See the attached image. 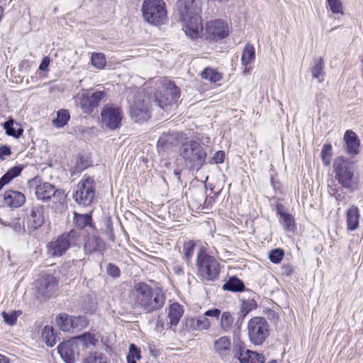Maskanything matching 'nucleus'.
I'll list each match as a JSON object with an SVG mask.
<instances>
[{"label": "nucleus", "instance_id": "obj_9", "mask_svg": "<svg viewBox=\"0 0 363 363\" xmlns=\"http://www.w3.org/2000/svg\"><path fill=\"white\" fill-rule=\"evenodd\" d=\"M95 197L94 180L90 177L83 178L77 184L73 194L74 201L84 206H89Z\"/></svg>", "mask_w": 363, "mask_h": 363}, {"label": "nucleus", "instance_id": "obj_41", "mask_svg": "<svg viewBox=\"0 0 363 363\" xmlns=\"http://www.w3.org/2000/svg\"><path fill=\"white\" fill-rule=\"evenodd\" d=\"M332 155V145L330 144L324 145L321 150L320 157L325 166L330 165Z\"/></svg>", "mask_w": 363, "mask_h": 363}, {"label": "nucleus", "instance_id": "obj_51", "mask_svg": "<svg viewBox=\"0 0 363 363\" xmlns=\"http://www.w3.org/2000/svg\"><path fill=\"white\" fill-rule=\"evenodd\" d=\"M225 157V152L223 150H218L211 158L209 163H211V164H221L224 162Z\"/></svg>", "mask_w": 363, "mask_h": 363}, {"label": "nucleus", "instance_id": "obj_64", "mask_svg": "<svg viewBox=\"0 0 363 363\" xmlns=\"http://www.w3.org/2000/svg\"><path fill=\"white\" fill-rule=\"evenodd\" d=\"M249 309H246V306H245V303H244L242 304V313H243V315H246V314L249 312Z\"/></svg>", "mask_w": 363, "mask_h": 363}, {"label": "nucleus", "instance_id": "obj_37", "mask_svg": "<svg viewBox=\"0 0 363 363\" xmlns=\"http://www.w3.org/2000/svg\"><path fill=\"white\" fill-rule=\"evenodd\" d=\"M201 76L203 79H207L211 82H218L222 78V74L220 73H219L216 69L210 67L204 69L201 72Z\"/></svg>", "mask_w": 363, "mask_h": 363}, {"label": "nucleus", "instance_id": "obj_23", "mask_svg": "<svg viewBox=\"0 0 363 363\" xmlns=\"http://www.w3.org/2000/svg\"><path fill=\"white\" fill-rule=\"evenodd\" d=\"M344 140L347 146V152L350 155H357L360 143L356 133L352 130H347L344 135Z\"/></svg>", "mask_w": 363, "mask_h": 363}, {"label": "nucleus", "instance_id": "obj_21", "mask_svg": "<svg viewBox=\"0 0 363 363\" xmlns=\"http://www.w3.org/2000/svg\"><path fill=\"white\" fill-rule=\"evenodd\" d=\"M184 314V308L178 303H173L168 308V318L169 322L166 324L167 328L169 327L174 330L178 325L182 316Z\"/></svg>", "mask_w": 363, "mask_h": 363}, {"label": "nucleus", "instance_id": "obj_52", "mask_svg": "<svg viewBox=\"0 0 363 363\" xmlns=\"http://www.w3.org/2000/svg\"><path fill=\"white\" fill-rule=\"evenodd\" d=\"M2 316L5 323L13 325L17 320V313L16 311H11V313L3 312Z\"/></svg>", "mask_w": 363, "mask_h": 363}, {"label": "nucleus", "instance_id": "obj_29", "mask_svg": "<svg viewBox=\"0 0 363 363\" xmlns=\"http://www.w3.org/2000/svg\"><path fill=\"white\" fill-rule=\"evenodd\" d=\"M198 330L196 318L194 317L184 318L181 323V328L179 333L184 335L186 333Z\"/></svg>", "mask_w": 363, "mask_h": 363}, {"label": "nucleus", "instance_id": "obj_11", "mask_svg": "<svg viewBox=\"0 0 363 363\" xmlns=\"http://www.w3.org/2000/svg\"><path fill=\"white\" fill-rule=\"evenodd\" d=\"M101 122L111 130L117 129L122 121V113L119 108L106 104L101 112Z\"/></svg>", "mask_w": 363, "mask_h": 363}, {"label": "nucleus", "instance_id": "obj_53", "mask_svg": "<svg viewBox=\"0 0 363 363\" xmlns=\"http://www.w3.org/2000/svg\"><path fill=\"white\" fill-rule=\"evenodd\" d=\"M106 272L108 275L113 277H118L121 272L119 268L112 263H110L107 265Z\"/></svg>", "mask_w": 363, "mask_h": 363}, {"label": "nucleus", "instance_id": "obj_61", "mask_svg": "<svg viewBox=\"0 0 363 363\" xmlns=\"http://www.w3.org/2000/svg\"><path fill=\"white\" fill-rule=\"evenodd\" d=\"M174 177L176 178L177 183H181V171L179 169H174L173 172Z\"/></svg>", "mask_w": 363, "mask_h": 363}, {"label": "nucleus", "instance_id": "obj_40", "mask_svg": "<svg viewBox=\"0 0 363 363\" xmlns=\"http://www.w3.org/2000/svg\"><path fill=\"white\" fill-rule=\"evenodd\" d=\"M91 61L92 65L98 69L104 68L106 64L105 56L102 53H93Z\"/></svg>", "mask_w": 363, "mask_h": 363}, {"label": "nucleus", "instance_id": "obj_58", "mask_svg": "<svg viewBox=\"0 0 363 363\" xmlns=\"http://www.w3.org/2000/svg\"><path fill=\"white\" fill-rule=\"evenodd\" d=\"M172 270L174 272V274H176L177 275H182L184 274L183 267L178 263L174 264V265L172 267Z\"/></svg>", "mask_w": 363, "mask_h": 363}, {"label": "nucleus", "instance_id": "obj_63", "mask_svg": "<svg viewBox=\"0 0 363 363\" xmlns=\"http://www.w3.org/2000/svg\"><path fill=\"white\" fill-rule=\"evenodd\" d=\"M85 310H86L87 312H89V313H91L92 311H94L95 310L94 303H92V306H89V308L85 307Z\"/></svg>", "mask_w": 363, "mask_h": 363}, {"label": "nucleus", "instance_id": "obj_10", "mask_svg": "<svg viewBox=\"0 0 363 363\" xmlns=\"http://www.w3.org/2000/svg\"><path fill=\"white\" fill-rule=\"evenodd\" d=\"M250 342L256 345H262L269 335V324L262 317H255L247 324Z\"/></svg>", "mask_w": 363, "mask_h": 363}, {"label": "nucleus", "instance_id": "obj_36", "mask_svg": "<svg viewBox=\"0 0 363 363\" xmlns=\"http://www.w3.org/2000/svg\"><path fill=\"white\" fill-rule=\"evenodd\" d=\"M234 321V318L231 313L228 311H225L220 315L219 327L223 332H228Z\"/></svg>", "mask_w": 363, "mask_h": 363}, {"label": "nucleus", "instance_id": "obj_15", "mask_svg": "<svg viewBox=\"0 0 363 363\" xmlns=\"http://www.w3.org/2000/svg\"><path fill=\"white\" fill-rule=\"evenodd\" d=\"M58 352L67 363H74L79 356L78 345L73 338L62 342L58 346Z\"/></svg>", "mask_w": 363, "mask_h": 363}, {"label": "nucleus", "instance_id": "obj_57", "mask_svg": "<svg viewBox=\"0 0 363 363\" xmlns=\"http://www.w3.org/2000/svg\"><path fill=\"white\" fill-rule=\"evenodd\" d=\"M50 62V58L48 57H44L41 61V63L39 66V69L40 70L45 71L47 69Z\"/></svg>", "mask_w": 363, "mask_h": 363}, {"label": "nucleus", "instance_id": "obj_1", "mask_svg": "<svg viewBox=\"0 0 363 363\" xmlns=\"http://www.w3.org/2000/svg\"><path fill=\"white\" fill-rule=\"evenodd\" d=\"M154 84L155 82L150 81L145 82L142 87L145 95L143 99H138V123L146 122L151 118L152 102L164 111H168L179 98V89L174 83L168 82L165 84L163 95L157 90V84Z\"/></svg>", "mask_w": 363, "mask_h": 363}, {"label": "nucleus", "instance_id": "obj_44", "mask_svg": "<svg viewBox=\"0 0 363 363\" xmlns=\"http://www.w3.org/2000/svg\"><path fill=\"white\" fill-rule=\"evenodd\" d=\"M106 94L104 91H97L90 94L91 104L93 109L99 105V103L105 99Z\"/></svg>", "mask_w": 363, "mask_h": 363}, {"label": "nucleus", "instance_id": "obj_49", "mask_svg": "<svg viewBox=\"0 0 363 363\" xmlns=\"http://www.w3.org/2000/svg\"><path fill=\"white\" fill-rule=\"evenodd\" d=\"M74 330H82L88 325V320L85 316H73Z\"/></svg>", "mask_w": 363, "mask_h": 363}, {"label": "nucleus", "instance_id": "obj_35", "mask_svg": "<svg viewBox=\"0 0 363 363\" xmlns=\"http://www.w3.org/2000/svg\"><path fill=\"white\" fill-rule=\"evenodd\" d=\"M255 50L254 46L250 44L247 43L242 52V64L245 66L249 65L250 63L252 62L255 60Z\"/></svg>", "mask_w": 363, "mask_h": 363}, {"label": "nucleus", "instance_id": "obj_6", "mask_svg": "<svg viewBox=\"0 0 363 363\" xmlns=\"http://www.w3.org/2000/svg\"><path fill=\"white\" fill-rule=\"evenodd\" d=\"M197 276L203 281H213L220 274V264L215 257L199 249L196 256Z\"/></svg>", "mask_w": 363, "mask_h": 363}, {"label": "nucleus", "instance_id": "obj_26", "mask_svg": "<svg viewBox=\"0 0 363 363\" xmlns=\"http://www.w3.org/2000/svg\"><path fill=\"white\" fill-rule=\"evenodd\" d=\"M359 209L357 206H352L347 211V224L350 230H354L359 226Z\"/></svg>", "mask_w": 363, "mask_h": 363}, {"label": "nucleus", "instance_id": "obj_31", "mask_svg": "<svg viewBox=\"0 0 363 363\" xmlns=\"http://www.w3.org/2000/svg\"><path fill=\"white\" fill-rule=\"evenodd\" d=\"M278 213L281 216V222L284 230L289 232H294L296 230V223L293 216L289 213L281 212L280 210H278Z\"/></svg>", "mask_w": 363, "mask_h": 363}, {"label": "nucleus", "instance_id": "obj_13", "mask_svg": "<svg viewBox=\"0 0 363 363\" xmlns=\"http://www.w3.org/2000/svg\"><path fill=\"white\" fill-rule=\"evenodd\" d=\"M26 224L29 231L40 228L45 223V208L42 205L33 206L27 214Z\"/></svg>", "mask_w": 363, "mask_h": 363}, {"label": "nucleus", "instance_id": "obj_62", "mask_svg": "<svg viewBox=\"0 0 363 363\" xmlns=\"http://www.w3.org/2000/svg\"><path fill=\"white\" fill-rule=\"evenodd\" d=\"M0 363H9V360L6 357L0 354Z\"/></svg>", "mask_w": 363, "mask_h": 363}, {"label": "nucleus", "instance_id": "obj_16", "mask_svg": "<svg viewBox=\"0 0 363 363\" xmlns=\"http://www.w3.org/2000/svg\"><path fill=\"white\" fill-rule=\"evenodd\" d=\"M234 357L239 359L240 363L264 362L263 355L256 352H253L250 350H246L245 347L241 344L236 345L235 353L234 354Z\"/></svg>", "mask_w": 363, "mask_h": 363}, {"label": "nucleus", "instance_id": "obj_39", "mask_svg": "<svg viewBox=\"0 0 363 363\" xmlns=\"http://www.w3.org/2000/svg\"><path fill=\"white\" fill-rule=\"evenodd\" d=\"M70 118L69 112L67 110L61 109L57 113V118L53 120V123L57 128L65 125Z\"/></svg>", "mask_w": 363, "mask_h": 363}, {"label": "nucleus", "instance_id": "obj_46", "mask_svg": "<svg viewBox=\"0 0 363 363\" xmlns=\"http://www.w3.org/2000/svg\"><path fill=\"white\" fill-rule=\"evenodd\" d=\"M52 192H54V194L51 195L50 199H52L53 203L60 205L64 204L66 200L65 191L62 189H55V188Z\"/></svg>", "mask_w": 363, "mask_h": 363}, {"label": "nucleus", "instance_id": "obj_47", "mask_svg": "<svg viewBox=\"0 0 363 363\" xmlns=\"http://www.w3.org/2000/svg\"><path fill=\"white\" fill-rule=\"evenodd\" d=\"M195 244L193 241H188L184 245V255L187 261H189L194 254Z\"/></svg>", "mask_w": 363, "mask_h": 363}, {"label": "nucleus", "instance_id": "obj_33", "mask_svg": "<svg viewBox=\"0 0 363 363\" xmlns=\"http://www.w3.org/2000/svg\"><path fill=\"white\" fill-rule=\"evenodd\" d=\"M324 60L322 57L318 58L311 68V73L313 78L318 80L319 82H323L325 72Z\"/></svg>", "mask_w": 363, "mask_h": 363}, {"label": "nucleus", "instance_id": "obj_2", "mask_svg": "<svg viewBox=\"0 0 363 363\" xmlns=\"http://www.w3.org/2000/svg\"><path fill=\"white\" fill-rule=\"evenodd\" d=\"M183 30L191 39L197 38L203 30L199 0H178L176 4Z\"/></svg>", "mask_w": 363, "mask_h": 363}, {"label": "nucleus", "instance_id": "obj_17", "mask_svg": "<svg viewBox=\"0 0 363 363\" xmlns=\"http://www.w3.org/2000/svg\"><path fill=\"white\" fill-rule=\"evenodd\" d=\"M38 292L44 298L52 296L57 289L56 279L51 275L43 276L38 282Z\"/></svg>", "mask_w": 363, "mask_h": 363}, {"label": "nucleus", "instance_id": "obj_30", "mask_svg": "<svg viewBox=\"0 0 363 363\" xmlns=\"http://www.w3.org/2000/svg\"><path fill=\"white\" fill-rule=\"evenodd\" d=\"M23 169V167L22 166H15L9 169L7 172L0 179V190L11 179L18 176Z\"/></svg>", "mask_w": 363, "mask_h": 363}, {"label": "nucleus", "instance_id": "obj_8", "mask_svg": "<svg viewBox=\"0 0 363 363\" xmlns=\"http://www.w3.org/2000/svg\"><path fill=\"white\" fill-rule=\"evenodd\" d=\"M80 233L77 230H71L59 236L55 240L50 242L47 245L49 255L60 257L72 246H75L79 241Z\"/></svg>", "mask_w": 363, "mask_h": 363}, {"label": "nucleus", "instance_id": "obj_55", "mask_svg": "<svg viewBox=\"0 0 363 363\" xmlns=\"http://www.w3.org/2000/svg\"><path fill=\"white\" fill-rule=\"evenodd\" d=\"M205 315L208 318H214L218 319L220 315H221V311L218 308H212L206 311L205 313Z\"/></svg>", "mask_w": 363, "mask_h": 363}, {"label": "nucleus", "instance_id": "obj_27", "mask_svg": "<svg viewBox=\"0 0 363 363\" xmlns=\"http://www.w3.org/2000/svg\"><path fill=\"white\" fill-rule=\"evenodd\" d=\"M56 323L59 328L65 332H70L74 330L73 316L62 313L56 317Z\"/></svg>", "mask_w": 363, "mask_h": 363}, {"label": "nucleus", "instance_id": "obj_48", "mask_svg": "<svg viewBox=\"0 0 363 363\" xmlns=\"http://www.w3.org/2000/svg\"><path fill=\"white\" fill-rule=\"evenodd\" d=\"M2 224L7 225V224L2 223ZM10 225L16 232L21 233L25 230V224L23 220L20 218H16L13 220Z\"/></svg>", "mask_w": 363, "mask_h": 363}, {"label": "nucleus", "instance_id": "obj_22", "mask_svg": "<svg viewBox=\"0 0 363 363\" xmlns=\"http://www.w3.org/2000/svg\"><path fill=\"white\" fill-rule=\"evenodd\" d=\"M74 99L75 104L81 107L84 113H90L93 111L94 109L91 104V96L89 90H81Z\"/></svg>", "mask_w": 363, "mask_h": 363}, {"label": "nucleus", "instance_id": "obj_24", "mask_svg": "<svg viewBox=\"0 0 363 363\" xmlns=\"http://www.w3.org/2000/svg\"><path fill=\"white\" fill-rule=\"evenodd\" d=\"M55 186L48 182H43L38 184L35 189V195L37 199L43 201H46L51 199V195L54 194Z\"/></svg>", "mask_w": 363, "mask_h": 363}, {"label": "nucleus", "instance_id": "obj_14", "mask_svg": "<svg viewBox=\"0 0 363 363\" xmlns=\"http://www.w3.org/2000/svg\"><path fill=\"white\" fill-rule=\"evenodd\" d=\"M206 29L208 37L213 40L225 38L229 33L228 23L221 20L208 22Z\"/></svg>", "mask_w": 363, "mask_h": 363}, {"label": "nucleus", "instance_id": "obj_56", "mask_svg": "<svg viewBox=\"0 0 363 363\" xmlns=\"http://www.w3.org/2000/svg\"><path fill=\"white\" fill-rule=\"evenodd\" d=\"M11 155V149L8 146H2L0 147V159L3 160L5 156Z\"/></svg>", "mask_w": 363, "mask_h": 363}, {"label": "nucleus", "instance_id": "obj_38", "mask_svg": "<svg viewBox=\"0 0 363 363\" xmlns=\"http://www.w3.org/2000/svg\"><path fill=\"white\" fill-rule=\"evenodd\" d=\"M82 363H107L106 355L101 352H90L83 360Z\"/></svg>", "mask_w": 363, "mask_h": 363}, {"label": "nucleus", "instance_id": "obj_12", "mask_svg": "<svg viewBox=\"0 0 363 363\" xmlns=\"http://www.w3.org/2000/svg\"><path fill=\"white\" fill-rule=\"evenodd\" d=\"M212 350L220 359L223 361H229L234 351L230 337L228 336H221L214 340L212 345Z\"/></svg>", "mask_w": 363, "mask_h": 363}, {"label": "nucleus", "instance_id": "obj_50", "mask_svg": "<svg viewBox=\"0 0 363 363\" xmlns=\"http://www.w3.org/2000/svg\"><path fill=\"white\" fill-rule=\"evenodd\" d=\"M328 4L333 13L343 14L342 4L340 0L328 1Z\"/></svg>", "mask_w": 363, "mask_h": 363}, {"label": "nucleus", "instance_id": "obj_25", "mask_svg": "<svg viewBox=\"0 0 363 363\" xmlns=\"http://www.w3.org/2000/svg\"><path fill=\"white\" fill-rule=\"evenodd\" d=\"M98 338L99 337L96 335L90 333H86L82 335L73 337L74 340H76L78 346H84L87 349L94 348L98 343Z\"/></svg>", "mask_w": 363, "mask_h": 363}, {"label": "nucleus", "instance_id": "obj_3", "mask_svg": "<svg viewBox=\"0 0 363 363\" xmlns=\"http://www.w3.org/2000/svg\"><path fill=\"white\" fill-rule=\"evenodd\" d=\"M333 168L335 178L342 188L350 191L357 189L359 177L355 173L356 166L353 162L339 156L334 160Z\"/></svg>", "mask_w": 363, "mask_h": 363}, {"label": "nucleus", "instance_id": "obj_32", "mask_svg": "<svg viewBox=\"0 0 363 363\" xmlns=\"http://www.w3.org/2000/svg\"><path fill=\"white\" fill-rule=\"evenodd\" d=\"M223 289L234 292L242 291L245 290V284L236 277H233L223 285Z\"/></svg>", "mask_w": 363, "mask_h": 363}, {"label": "nucleus", "instance_id": "obj_34", "mask_svg": "<svg viewBox=\"0 0 363 363\" xmlns=\"http://www.w3.org/2000/svg\"><path fill=\"white\" fill-rule=\"evenodd\" d=\"M53 328L50 325H45L42 331V338L48 347H52L57 342V337L53 332Z\"/></svg>", "mask_w": 363, "mask_h": 363}, {"label": "nucleus", "instance_id": "obj_59", "mask_svg": "<svg viewBox=\"0 0 363 363\" xmlns=\"http://www.w3.org/2000/svg\"><path fill=\"white\" fill-rule=\"evenodd\" d=\"M128 97V103L130 104V108H134V106H135V93H130L128 94L127 96Z\"/></svg>", "mask_w": 363, "mask_h": 363}, {"label": "nucleus", "instance_id": "obj_20", "mask_svg": "<svg viewBox=\"0 0 363 363\" xmlns=\"http://www.w3.org/2000/svg\"><path fill=\"white\" fill-rule=\"evenodd\" d=\"M84 248L86 254L102 253L106 249V244L102 239L96 235H89L85 240Z\"/></svg>", "mask_w": 363, "mask_h": 363}, {"label": "nucleus", "instance_id": "obj_45", "mask_svg": "<svg viewBox=\"0 0 363 363\" xmlns=\"http://www.w3.org/2000/svg\"><path fill=\"white\" fill-rule=\"evenodd\" d=\"M284 255V251L277 248L269 252V259L273 263H279L283 259Z\"/></svg>", "mask_w": 363, "mask_h": 363}, {"label": "nucleus", "instance_id": "obj_5", "mask_svg": "<svg viewBox=\"0 0 363 363\" xmlns=\"http://www.w3.org/2000/svg\"><path fill=\"white\" fill-rule=\"evenodd\" d=\"M181 156L187 169L198 171L204 164L207 154L199 142L190 140L182 145Z\"/></svg>", "mask_w": 363, "mask_h": 363}, {"label": "nucleus", "instance_id": "obj_19", "mask_svg": "<svg viewBox=\"0 0 363 363\" xmlns=\"http://www.w3.org/2000/svg\"><path fill=\"white\" fill-rule=\"evenodd\" d=\"M26 201L25 195L18 191L8 190L4 194V203L10 208H18Z\"/></svg>", "mask_w": 363, "mask_h": 363}, {"label": "nucleus", "instance_id": "obj_28", "mask_svg": "<svg viewBox=\"0 0 363 363\" xmlns=\"http://www.w3.org/2000/svg\"><path fill=\"white\" fill-rule=\"evenodd\" d=\"M4 129L9 135L18 138L23 133V130L18 123H15L13 119L10 118L4 125Z\"/></svg>", "mask_w": 363, "mask_h": 363}, {"label": "nucleus", "instance_id": "obj_54", "mask_svg": "<svg viewBox=\"0 0 363 363\" xmlns=\"http://www.w3.org/2000/svg\"><path fill=\"white\" fill-rule=\"evenodd\" d=\"M136 357V347L134 344H131L130 346V351L127 356L128 363H136L135 359Z\"/></svg>", "mask_w": 363, "mask_h": 363}, {"label": "nucleus", "instance_id": "obj_18", "mask_svg": "<svg viewBox=\"0 0 363 363\" xmlns=\"http://www.w3.org/2000/svg\"><path fill=\"white\" fill-rule=\"evenodd\" d=\"M184 134L179 132L163 133L160 137L157 145L164 149L172 146H177L182 142Z\"/></svg>", "mask_w": 363, "mask_h": 363}, {"label": "nucleus", "instance_id": "obj_60", "mask_svg": "<svg viewBox=\"0 0 363 363\" xmlns=\"http://www.w3.org/2000/svg\"><path fill=\"white\" fill-rule=\"evenodd\" d=\"M164 328V323L159 318L157 321L155 329L157 332L161 333Z\"/></svg>", "mask_w": 363, "mask_h": 363}, {"label": "nucleus", "instance_id": "obj_4", "mask_svg": "<svg viewBox=\"0 0 363 363\" xmlns=\"http://www.w3.org/2000/svg\"><path fill=\"white\" fill-rule=\"evenodd\" d=\"M166 297L160 289L153 290L145 283L138 284V306L150 313L163 307Z\"/></svg>", "mask_w": 363, "mask_h": 363}, {"label": "nucleus", "instance_id": "obj_42", "mask_svg": "<svg viewBox=\"0 0 363 363\" xmlns=\"http://www.w3.org/2000/svg\"><path fill=\"white\" fill-rule=\"evenodd\" d=\"M197 325V330H207L211 327V323L208 318L205 315V313L195 318Z\"/></svg>", "mask_w": 363, "mask_h": 363}, {"label": "nucleus", "instance_id": "obj_7", "mask_svg": "<svg viewBox=\"0 0 363 363\" xmlns=\"http://www.w3.org/2000/svg\"><path fill=\"white\" fill-rule=\"evenodd\" d=\"M141 11L144 21L151 25L159 26L167 22L166 4L163 0H145Z\"/></svg>", "mask_w": 363, "mask_h": 363}, {"label": "nucleus", "instance_id": "obj_43", "mask_svg": "<svg viewBox=\"0 0 363 363\" xmlns=\"http://www.w3.org/2000/svg\"><path fill=\"white\" fill-rule=\"evenodd\" d=\"M91 216L89 214L75 215L76 225L81 229L89 225L91 223Z\"/></svg>", "mask_w": 363, "mask_h": 363}]
</instances>
